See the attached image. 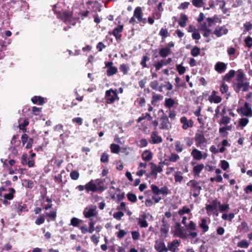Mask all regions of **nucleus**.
<instances>
[{
  "label": "nucleus",
  "mask_w": 252,
  "mask_h": 252,
  "mask_svg": "<svg viewBox=\"0 0 252 252\" xmlns=\"http://www.w3.org/2000/svg\"><path fill=\"white\" fill-rule=\"evenodd\" d=\"M143 11L141 7L138 6L134 10L133 16L129 20V23L134 24L135 22V19H137V23L145 24L147 22L146 19L143 18Z\"/></svg>",
  "instance_id": "1"
},
{
  "label": "nucleus",
  "mask_w": 252,
  "mask_h": 252,
  "mask_svg": "<svg viewBox=\"0 0 252 252\" xmlns=\"http://www.w3.org/2000/svg\"><path fill=\"white\" fill-rule=\"evenodd\" d=\"M96 206L94 205H90L86 207L83 211V215L86 218L90 219L95 216L97 214Z\"/></svg>",
  "instance_id": "2"
},
{
  "label": "nucleus",
  "mask_w": 252,
  "mask_h": 252,
  "mask_svg": "<svg viewBox=\"0 0 252 252\" xmlns=\"http://www.w3.org/2000/svg\"><path fill=\"white\" fill-rule=\"evenodd\" d=\"M176 225L178 227L176 231V234L178 236L181 237L182 239H186L188 237H190L192 238H194L197 236V233L196 232H190L189 234L185 233L181 229V225L180 223H177Z\"/></svg>",
  "instance_id": "3"
},
{
  "label": "nucleus",
  "mask_w": 252,
  "mask_h": 252,
  "mask_svg": "<svg viewBox=\"0 0 252 252\" xmlns=\"http://www.w3.org/2000/svg\"><path fill=\"white\" fill-rule=\"evenodd\" d=\"M85 189H86L88 191H91L93 192H102L104 190V188L101 186L98 187L95 183L94 181L91 180L85 185Z\"/></svg>",
  "instance_id": "4"
},
{
  "label": "nucleus",
  "mask_w": 252,
  "mask_h": 252,
  "mask_svg": "<svg viewBox=\"0 0 252 252\" xmlns=\"http://www.w3.org/2000/svg\"><path fill=\"white\" fill-rule=\"evenodd\" d=\"M234 88L236 92L238 93L240 90L246 92L251 88L250 83L246 81L236 82L234 84Z\"/></svg>",
  "instance_id": "5"
},
{
  "label": "nucleus",
  "mask_w": 252,
  "mask_h": 252,
  "mask_svg": "<svg viewBox=\"0 0 252 252\" xmlns=\"http://www.w3.org/2000/svg\"><path fill=\"white\" fill-rule=\"evenodd\" d=\"M194 139L195 145L198 147H201L207 142V140L205 138L203 132L201 131L195 134Z\"/></svg>",
  "instance_id": "6"
},
{
  "label": "nucleus",
  "mask_w": 252,
  "mask_h": 252,
  "mask_svg": "<svg viewBox=\"0 0 252 252\" xmlns=\"http://www.w3.org/2000/svg\"><path fill=\"white\" fill-rule=\"evenodd\" d=\"M106 102L110 104L114 102L115 100L118 99L119 97L116 91L112 89L107 91L106 92Z\"/></svg>",
  "instance_id": "7"
},
{
  "label": "nucleus",
  "mask_w": 252,
  "mask_h": 252,
  "mask_svg": "<svg viewBox=\"0 0 252 252\" xmlns=\"http://www.w3.org/2000/svg\"><path fill=\"white\" fill-rule=\"evenodd\" d=\"M237 111L245 116L252 117V110L250 105L248 102H245L244 105L240 109H238Z\"/></svg>",
  "instance_id": "8"
},
{
  "label": "nucleus",
  "mask_w": 252,
  "mask_h": 252,
  "mask_svg": "<svg viewBox=\"0 0 252 252\" xmlns=\"http://www.w3.org/2000/svg\"><path fill=\"white\" fill-rule=\"evenodd\" d=\"M154 248L158 252H167L165 244L162 239L157 240L155 241Z\"/></svg>",
  "instance_id": "9"
},
{
  "label": "nucleus",
  "mask_w": 252,
  "mask_h": 252,
  "mask_svg": "<svg viewBox=\"0 0 252 252\" xmlns=\"http://www.w3.org/2000/svg\"><path fill=\"white\" fill-rule=\"evenodd\" d=\"M180 244V241L178 240H174L171 242L168 243L167 247H166L167 252L169 251L171 252H178L179 251L178 247Z\"/></svg>",
  "instance_id": "10"
},
{
  "label": "nucleus",
  "mask_w": 252,
  "mask_h": 252,
  "mask_svg": "<svg viewBox=\"0 0 252 252\" xmlns=\"http://www.w3.org/2000/svg\"><path fill=\"white\" fill-rule=\"evenodd\" d=\"M180 122L182 124L183 129L186 130L192 127L193 126V122L191 119H188L186 117H182L180 119Z\"/></svg>",
  "instance_id": "11"
},
{
  "label": "nucleus",
  "mask_w": 252,
  "mask_h": 252,
  "mask_svg": "<svg viewBox=\"0 0 252 252\" xmlns=\"http://www.w3.org/2000/svg\"><path fill=\"white\" fill-rule=\"evenodd\" d=\"M160 128L161 129L167 130L171 127L169 119L166 115H163L160 118Z\"/></svg>",
  "instance_id": "12"
},
{
  "label": "nucleus",
  "mask_w": 252,
  "mask_h": 252,
  "mask_svg": "<svg viewBox=\"0 0 252 252\" xmlns=\"http://www.w3.org/2000/svg\"><path fill=\"white\" fill-rule=\"evenodd\" d=\"M200 183L194 180H190L187 183V185L190 187L192 191L200 192V191L202 189V187L199 185Z\"/></svg>",
  "instance_id": "13"
},
{
  "label": "nucleus",
  "mask_w": 252,
  "mask_h": 252,
  "mask_svg": "<svg viewBox=\"0 0 252 252\" xmlns=\"http://www.w3.org/2000/svg\"><path fill=\"white\" fill-rule=\"evenodd\" d=\"M152 175H154L155 178L157 177V174L160 173L162 171V168L160 166H157L153 162L150 163Z\"/></svg>",
  "instance_id": "14"
},
{
  "label": "nucleus",
  "mask_w": 252,
  "mask_h": 252,
  "mask_svg": "<svg viewBox=\"0 0 252 252\" xmlns=\"http://www.w3.org/2000/svg\"><path fill=\"white\" fill-rule=\"evenodd\" d=\"M112 62H108L106 63V67H108L107 70V76H110L117 72L118 69L116 67L112 66Z\"/></svg>",
  "instance_id": "15"
},
{
  "label": "nucleus",
  "mask_w": 252,
  "mask_h": 252,
  "mask_svg": "<svg viewBox=\"0 0 252 252\" xmlns=\"http://www.w3.org/2000/svg\"><path fill=\"white\" fill-rule=\"evenodd\" d=\"M217 92L213 91L211 94L209 96L208 100L211 102L219 103L221 102V98L220 96L217 95Z\"/></svg>",
  "instance_id": "16"
},
{
  "label": "nucleus",
  "mask_w": 252,
  "mask_h": 252,
  "mask_svg": "<svg viewBox=\"0 0 252 252\" xmlns=\"http://www.w3.org/2000/svg\"><path fill=\"white\" fill-rule=\"evenodd\" d=\"M227 32V29L224 26L217 27L214 31V33L217 37H220L222 35L226 34Z\"/></svg>",
  "instance_id": "17"
},
{
  "label": "nucleus",
  "mask_w": 252,
  "mask_h": 252,
  "mask_svg": "<svg viewBox=\"0 0 252 252\" xmlns=\"http://www.w3.org/2000/svg\"><path fill=\"white\" fill-rule=\"evenodd\" d=\"M204 168V165L202 163L198 164L194 166L192 169V172L194 176H199V174L202 171V170Z\"/></svg>",
  "instance_id": "18"
},
{
  "label": "nucleus",
  "mask_w": 252,
  "mask_h": 252,
  "mask_svg": "<svg viewBox=\"0 0 252 252\" xmlns=\"http://www.w3.org/2000/svg\"><path fill=\"white\" fill-rule=\"evenodd\" d=\"M226 68V64L222 62H218L216 64L215 66V70L220 73H221L224 72Z\"/></svg>",
  "instance_id": "19"
},
{
  "label": "nucleus",
  "mask_w": 252,
  "mask_h": 252,
  "mask_svg": "<svg viewBox=\"0 0 252 252\" xmlns=\"http://www.w3.org/2000/svg\"><path fill=\"white\" fill-rule=\"evenodd\" d=\"M151 139L152 143L154 144L160 143L162 142V138L160 136H158L157 131H153L151 134Z\"/></svg>",
  "instance_id": "20"
},
{
  "label": "nucleus",
  "mask_w": 252,
  "mask_h": 252,
  "mask_svg": "<svg viewBox=\"0 0 252 252\" xmlns=\"http://www.w3.org/2000/svg\"><path fill=\"white\" fill-rule=\"evenodd\" d=\"M191 154L193 158L197 160H200L203 158L202 152L196 149H193Z\"/></svg>",
  "instance_id": "21"
},
{
  "label": "nucleus",
  "mask_w": 252,
  "mask_h": 252,
  "mask_svg": "<svg viewBox=\"0 0 252 252\" xmlns=\"http://www.w3.org/2000/svg\"><path fill=\"white\" fill-rule=\"evenodd\" d=\"M188 21V18L187 15L184 14H181L180 19L178 21L179 25L182 27H185Z\"/></svg>",
  "instance_id": "22"
},
{
  "label": "nucleus",
  "mask_w": 252,
  "mask_h": 252,
  "mask_svg": "<svg viewBox=\"0 0 252 252\" xmlns=\"http://www.w3.org/2000/svg\"><path fill=\"white\" fill-rule=\"evenodd\" d=\"M152 157L153 154L152 152L149 150L145 151L142 154V159L146 161H150L152 158Z\"/></svg>",
  "instance_id": "23"
},
{
  "label": "nucleus",
  "mask_w": 252,
  "mask_h": 252,
  "mask_svg": "<svg viewBox=\"0 0 252 252\" xmlns=\"http://www.w3.org/2000/svg\"><path fill=\"white\" fill-rule=\"evenodd\" d=\"M171 53V49L169 47L161 48L159 51V54L160 57L165 58L168 56Z\"/></svg>",
  "instance_id": "24"
},
{
  "label": "nucleus",
  "mask_w": 252,
  "mask_h": 252,
  "mask_svg": "<svg viewBox=\"0 0 252 252\" xmlns=\"http://www.w3.org/2000/svg\"><path fill=\"white\" fill-rule=\"evenodd\" d=\"M123 30V26L122 25H119L113 30L112 34L117 39H120L121 37L120 33L122 32Z\"/></svg>",
  "instance_id": "25"
},
{
  "label": "nucleus",
  "mask_w": 252,
  "mask_h": 252,
  "mask_svg": "<svg viewBox=\"0 0 252 252\" xmlns=\"http://www.w3.org/2000/svg\"><path fill=\"white\" fill-rule=\"evenodd\" d=\"M199 226L202 229L203 232H206L209 230V226L207 224V220L205 218H203L201 220L199 223Z\"/></svg>",
  "instance_id": "26"
},
{
  "label": "nucleus",
  "mask_w": 252,
  "mask_h": 252,
  "mask_svg": "<svg viewBox=\"0 0 252 252\" xmlns=\"http://www.w3.org/2000/svg\"><path fill=\"white\" fill-rule=\"evenodd\" d=\"M32 101L33 103H38L39 105H42L44 103V98L41 96H35L32 98Z\"/></svg>",
  "instance_id": "27"
},
{
  "label": "nucleus",
  "mask_w": 252,
  "mask_h": 252,
  "mask_svg": "<svg viewBox=\"0 0 252 252\" xmlns=\"http://www.w3.org/2000/svg\"><path fill=\"white\" fill-rule=\"evenodd\" d=\"M185 226L188 231H193L192 232H194V231L196 230L197 228L195 223L192 220L190 221L189 223L187 224Z\"/></svg>",
  "instance_id": "28"
},
{
  "label": "nucleus",
  "mask_w": 252,
  "mask_h": 252,
  "mask_svg": "<svg viewBox=\"0 0 252 252\" xmlns=\"http://www.w3.org/2000/svg\"><path fill=\"white\" fill-rule=\"evenodd\" d=\"M46 216L48 218V221H50V220H55L57 216L56 211H52L49 213H46Z\"/></svg>",
  "instance_id": "29"
},
{
  "label": "nucleus",
  "mask_w": 252,
  "mask_h": 252,
  "mask_svg": "<svg viewBox=\"0 0 252 252\" xmlns=\"http://www.w3.org/2000/svg\"><path fill=\"white\" fill-rule=\"evenodd\" d=\"M72 13L71 12H63V20L66 22L71 21Z\"/></svg>",
  "instance_id": "30"
},
{
  "label": "nucleus",
  "mask_w": 252,
  "mask_h": 252,
  "mask_svg": "<svg viewBox=\"0 0 252 252\" xmlns=\"http://www.w3.org/2000/svg\"><path fill=\"white\" fill-rule=\"evenodd\" d=\"M237 246L241 248H247L249 246V243L246 240H242L237 243Z\"/></svg>",
  "instance_id": "31"
},
{
  "label": "nucleus",
  "mask_w": 252,
  "mask_h": 252,
  "mask_svg": "<svg viewBox=\"0 0 252 252\" xmlns=\"http://www.w3.org/2000/svg\"><path fill=\"white\" fill-rule=\"evenodd\" d=\"M175 104V101L171 98H166L165 100V106L169 108H171L174 106Z\"/></svg>",
  "instance_id": "32"
},
{
  "label": "nucleus",
  "mask_w": 252,
  "mask_h": 252,
  "mask_svg": "<svg viewBox=\"0 0 252 252\" xmlns=\"http://www.w3.org/2000/svg\"><path fill=\"white\" fill-rule=\"evenodd\" d=\"M111 151L113 153L118 154L120 150V147L117 144H112L110 145Z\"/></svg>",
  "instance_id": "33"
},
{
  "label": "nucleus",
  "mask_w": 252,
  "mask_h": 252,
  "mask_svg": "<svg viewBox=\"0 0 252 252\" xmlns=\"http://www.w3.org/2000/svg\"><path fill=\"white\" fill-rule=\"evenodd\" d=\"M165 65V60H162L157 63L154 64V66L156 68L157 71L159 70L163 65Z\"/></svg>",
  "instance_id": "34"
},
{
  "label": "nucleus",
  "mask_w": 252,
  "mask_h": 252,
  "mask_svg": "<svg viewBox=\"0 0 252 252\" xmlns=\"http://www.w3.org/2000/svg\"><path fill=\"white\" fill-rule=\"evenodd\" d=\"M235 73V71L233 70H230L228 73L225 74L224 79L227 81H229L232 77H233Z\"/></svg>",
  "instance_id": "35"
},
{
  "label": "nucleus",
  "mask_w": 252,
  "mask_h": 252,
  "mask_svg": "<svg viewBox=\"0 0 252 252\" xmlns=\"http://www.w3.org/2000/svg\"><path fill=\"white\" fill-rule=\"evenodd\" d=\"M175 181L176 182L181 183L183 180V176L181 172H176L174 175Z\"/></svg>",
  "instance_id": "36"
},
{
  "label": "nucleus",
  "mask_w": 252,
  "mask_h": 252,
  "mask_svg": "<svg viewBox=\"0 0 252 252\" xmlns=\"http://www.w3.org/2000/svg\"><path fill=\"white\" fill-rule=\"evenodd\" d=\"M218 205L220 212L228 211L229 209V206L227 204H221L220 203H218Z\"/></svg>",
  "instance_id": "37"
},
{
  "label": "nucleus",
  "mask_w": 252,
  "mask_h": 252,
  "mask_svg": "<svg viewBox=\"0 0 252 252\" xmlns=\"http://www.w3.org/2000/svg\"><path fill=\"white\" fill-rule=\"evenodd\" d=\"M147 118L149 121H151L152 119V117L149 113H145L144 114H143L141 117H140L138 120L137 122L140 123L142 120Z\"/></svg>",
  "instance_id": "38"
},
{
  "label": "nucleus",
  "mask_w": 252,
  "mask_h": 252,
  "mask_svg": "<svg viewBox=\"0 0 252 252\" xmlns=\"http://www.w3.org/2000/svg\"><path fill=\"white\" fill-rule=\"evenodd\" d=\"M163 98V96H161L160 94H157L155 93H153V95L152 96V103L153 104L156 103L157 101L162 99Z\"/></svg>",
  "instance_id": "39"
},
{
  "label": "nucleus",
  "mask_w": 252,
  "mask_h": 252,
  "mask_svg": "<svg viewBox=\"0 0 252 252\" xmlns=\"http://www.w3.org/2000/svg\"><path fill=\"white\" fill-rule=\"evenodd\" d=\"M192 3L196 7H201L204 5L203 0H192Z\"/></svg>",
  "instance_id": "40"
},
{
  "label": "nucleus",
  "mask_w": 252,
  "mask_h": 252,
  "mask_svg": "<svg viewBox=\"0 0 252 252\" xmlns=\"http://www.w3.org/2000/svg\"><path fill=\"white\" fill-rule=\"evenodd\" d=\"M190 212V209L188 208L186 206H184L183 207L182 209H180L178 211V214L180 216H182L185 214H189Z\"/></svg>",
  "instance_id": "41"
},
{
  "label": "nucleus",
  "mask_w": 252,
  "mask_h": 252,
  "mask_svg": "<svg viewBox=\"0 0 252 252\" xmlns=\"http://www.w3.org/2000/svg\"><path fill=\"white\" fill-rule=\"evenodd\" d=\"M191 55L193 57H196L198 56L200 53V49L198 47L195 46L194 47L191 51Z\"/></svg>",
  "instance_id": "42"
},
{
  "label": "nucleus",
  "mask_w": 252,
  "mask_h": 252,
  "mask_svg": "<svg viewBox=\"0 0 252 252\" xmlns=\"http://www.w3.org/2000/svg\"><path fill=\"white\" fill-rule=\"evenodd\" d=\"M29 125V121L28 119H25L24 122L21 124H19V127L20 129L22 130L24 132H25L26 129L25 127Z\"/></svg>",
  "instance_id": "43"
},
{
  "label": "nucleus",
  "mask_w": 252,
  "mask_h": 252,
  "mask_svg": "<svg viewBox=\"0 0 252 252\" xmlns=\"http://www.w3.org/2000/svg\"><path fill=\"white\" fill-rule=\"evenodd\" d=\"M81 221V220L74 217L71 220L70 225L73 226H78Z\"/></svg>",
  "instance_id": "44"
},
{
  "label": "nucleus",
  "mask_w": 252,
  "mask_h": 252,
  "mask_svg": "<svg viewBox=\"0 0 252 252\" xmlns=\"http://www.w3.org/2000/svg\"><path fill=\"white\" fill-rule=\"evenodd\" d=\"M169 160L172 162H176L179 159V156L174 153H172L168 158Z\"/></svg>",
  "instance_id": "45"
},
{
  "label": "nucleus",
  "mask_w": 252,
  "mask_h": 252,
  "mask_svg": "<svg viewBox=\"0 0 252 252\" xmlns=\"http://www.w3.org/2000/svg\"><path fill=\"white\" fill-rule=\"evenodd\" d=\"M175 150L177 152H181L183 151V145L180 141H177L175 143Z\"/></svg>",
  "instance_id": "46"
},
{
  "label": "nucleus",
  "mask_w": 252,
  "mask_h": 252,
  "mask_svg": "<svg viewBox=\"0 0 252 252\" xmlns=\"http://www.w3.org/2000/svg\"><path fill=\"white\" fill-rule=\"evenodd\" d=\"M27 206L25 204H23V205H19V206L17 208L16 212L18 213L19 215L23 211H27L26 209Z\"/></svg>",
  "instance_id": "47"
},
{
  "label": "nucleus",
  "mask_w": 252,
  "mask_h": 252,
  "mask_svg": "<svg viewBox=\"0 0 252 252\" xmlns=\"http://www.w3.org/2000/svg\"><path fill=\"white\" fill-rule=\"evenodd\" d=\"M44 221H45V219H44V217L42 215H40L37 218V219L35 221V223L37 225H40V224L43 223Z\"/></svg>",
  "instance_id": "48"
},
{
  "label": "nucleus",
  "mask_w": 252,
  "mask_h": 252,
  "mask_svg": "<svg viewBox=\"0 0 252 252\" xmlns=\"http://www.w3.org/2000/svg\"><path fill=\"white\" fill-rule=\"evenodd\" d=\"M70 177L72 180H76L79 178V173L76 171H72L70 174Z\"/></svg>",
  "instance_id": "49"
},
{
  "label": "nucleus",
  "mask_w": 252,
  "mask_h": 252,
  "mask_svg": "<svg viewBox=\"0 0 252 252\" xmlns=\"http://www.w3.org/2000/svg\"><path fill=\"white\" fill-rule=\"evenodd\" d=\"M95 223V221L93 220L92 219L90 220V221L89 222V232L90 233H92L94 232V225Z\"/></svg>",
  "instance_id": "50"
},
{
  "label": "nucleus",
  "mask_w": 252,
  "mask_h": 252,
  "mask_svg": "<svg viewBox=\"0 0 252 252\" xmlns=\"http://www.w3.org/2000/svg\"><path fill=\"white\" fill-rule=\"evenodd\" d=\"M151 189L154 194L156 195L160 194V189H159V188L157 186L155 185H152Z\"/></svg>",
  "instance_id": "51"
},
{
  "label": "nucleus",
  "mask_w": 252,
  "mask_h": 252,
  "mask_svg": "<svg viewBox=\"0 0 252 252\" xmlns=\"http://www.w3.org/2000/svg\"><path fill=\"white\" fill-rule=\"evenodd\" d=\"M177 69L180 75L184 74L186 71V68L181 64L176 65Z\"/></svg>",
  "instance_id": "52"
},
{
  "label": "nucleus",
  "mask_w": 252,
  "mask_h": 252,
  "mask_svg": "<svg viewBox=\"0 0 252 252\" xmlns=\"http://www.w3.org/2000/svg\"><path fill=\"white\" fill-rule=\"evenodd\" d=\"M159 83L157 80H154L150 83V87L154 90H158Z\"/></svg>",
  "instance_id": "53"
},
{
  "label": "nucleus",
  "mask_w": 252,
  "mask_h": 252,
  "mask_svg": "<svg viewBox=\"0 0 252 252\" xmlns=\"http://www.w3.org/2000/svg\"><path fill=\"white\" fill-rule=\"evenodd\" d=\"M230 121V118L228 117V116H223L220 121V124H228Z\"/></svg>",
  "instance_id": "54"
},
{
  "label": "nucleus",
  "mask_w": 252,
  "mask_h": 252,
  "mask_svg": "<svg viewBox=\"0 0 252 252\" xmlns=\"http://www.w3.org/2000/svg\"><path fill=\"white\" fill-rule=\"evenodd\" d=\"M220 164L221 168L224 170H226L229 166L228 162L225 160H221Z\"/></svg>",
  "instance_id": "55"
},
{
  "label": "nucleus",
  "mask_w": 252,
  "mask_h": 252,
  "mask_svg": "<svg viewBox=\"0 0 252 252\" xmlns=\"http://www.w3.org/2000/svg\"><path fill=\"white\" fill-rule=\"evenodd\" d=\"M127 196L128 200L132 202H135L137 200L136 196L133 193H128Z\"/></svg>",
  "instance_id": "56"
},
{
  "label": "nucleus",
  "mask_w": 252,
  "mask_h": 252,
  "mask_svg": "<svg viewBox=\"0 0 252 252\" xmlns=\"http://www.w3.org/2000/svg\"><path fill=\"white\" fill-rule=\"evenodd\" d=\"M228 86L224 83H222V85L220 88V91L222 94H225L227 93V92L228 91Z\"/></svg>",
  "instance_id": "57"
},
{
  "label": "nucleus",
  "mask_w": 252,
  "mask_h": 252,
  "mask_svg": "<svg viewBox=\"0 0 252 252\" xmlns=\"http://www.w3.org/2000/svg\"><path fill=\"white\" fill-rule=\"evenodd\" d=\"M124 215V213L122 212H118L114 213L113 217L115 219L120 220L122 217Z\"/></svg>",
  "instance_id": "58"
},
{
  "label": "nucleus",
  "mask_w": 252,
  "mask_h": 252,
  "mask_svg": "<svg viewBox=\"0 0 252 252\" xmlns=\"http://www.w3.org/2000/svg\"><path fill=\"white\" fill-rule=\"evenodd\" d=\"M249 122V120L247 118H242L239 121V125L241 126H245Z\"/></svg>",
  "instance_id": "59"
},
{
  "label": "nucleus",
  "mask_w": 252,
  "mask_h": 252,
  "mask_svg": "<svg viewBox=\"0 0 252 252\" xmlns=\"http://www.w3.org/2000/svg\"><path fill=\"white\" fill-rule=\"evenodd\" d=\"M192 37L193 39L195 40H199L200 39L201 36L198 30L192 33Z\"/></svg>",
  "instance_id": "60"
},
{
  "label": "nucleus",
  "mask_w": 252,
  "mask_h": 252,
  "mask_svg": "<svg viewBox=\"0 0 252 252\" xmlns=\"http://www.w3.org/2000/svg\"><path fill=\"white\" fill-rule=\"evenodd\" d=\"M169 225L167 223H165L161 227V231L165 234L167 233L169 230Z\"/></svg>",
  "instance_id": "61"
},
{
  "label": "nucleus",
  "mask_w": 252,
  "mask_h": 252,
  "mask_svg": "<svg viewBox=\"0 0 252 252\" xmlns=\"http://www.w3.org/2000/svg\"><path fill=\"white\" fill-rule=\"evenodd\" d=\"M159 35L164 37L168 36L167 30L165 29L162 28L159 32Z\"/></svg>",
  "instance_id": "62"
},
{
  "label": "nucleus",
  "mask_w": 252,
  "mask_h": 252,
  "mask_svg": "<svg viewBox=\"0 0 252 252\" xmlns=\"http://www.w3.org/2000/svg\"><path fill=\"white\" fill-rule=\"evenodd\" d=\"M169 193V190L167 187L164 186L160 189V194L166 195Z\"/></svg>",
  "instance_id": "63"
},
{
  "label": "nucleus",
  "mask_w": 252,
  "mask_h": 252,
  "mask_svg": "<svg viewBox=\"0 0 252 252\" xmlns=\"http://www.w3.org/2000/svg\"><path fill=\"white\" fill-rule=\"evenodd\" d=\"M245 42L246 44V46L250 48V47H251V44L252 43V38L250 36H248L245 39Z\"/></svg>",
  "instance_id": "64"
}]
</instances>
